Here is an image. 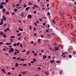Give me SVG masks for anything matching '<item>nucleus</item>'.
<instances>
[{
    "mask_svg": "<svg viewBox=\"0 0 76 76\" xmlns=\"http://www.w3.org/2000/svg\"><path fill=\"white\" fill-rule=\"evenodd\" d=\"M5 1L6 3H7V2H9V0H6Z\"/></svg>",
    "mask_w": 76,
    "mask_h": 76,
    "instance_id": "54",
    "label": "nucleus"
},
{
    "mask_svg": "<svg viewBox=\"0 0 76 76\" xmlns=\"http://www.w3.org/2000/svg\"><path fill=\"white\" fill-rule=\"evenodd\" d=\"M20 6V4H16V7H18V6Z\"/></svg>",
    "mask_w": 76,
    "mask_h": 76,
    "instance_id": "32",
    "label": "nucleus"
},
{
    "mask_svg": "<svg viewBox=\"0 0 76 76\" xmlns=\"http://www.w3.org/2000/svg\"><path fill=\"white\" fill-rule=\"evenodd\" d=\"M11 43L10 42H7L6 43V45H11Z\"/></svg>",
    "mask_w": 76,
    "mask_h": 76,
    "instance_id": "6",
    "label": "nucleus"
},
{
    "mask_svg": "<svg viewBox=\"0 0 76 76\" xmlns=\"http://www.w3.org/2000/svg\"><path fill=\"white\" fill-rule=\"evenodd\" d=\"M39 20L40 22H41L42 20L41 18L39 19Z\"/></svg>",
    "mask_w": 76,
    "mask_h": 76,
    "instance_id": "56",
    "label": "nucleus"
},
{
    "mask_svg": "<svg viewBox=\"0 0 76 76\" xmlns=\"http://www.w3.org/2000/svg\"><path fill=\"white\" fill-rule=\"evenodd\" d=\"M34 7H36V8L37 7V8H38L39 7L38 6H37L35 4H34Z\"/></svg>",
    "mask_w": 76,
    "mask_h": 76,
    "instance_id": "12",
    "label": "nucleus"
},
{
    "mask_svg": "<svg viewBox=\"0 0 76 76\" xmlns=\"http://www.w3.org/2000/svg\"><path fill=\"white\" fill-rule=\"evenodd\" d=\"M19 30L20 31H23V29H22V28H19Z\"/></svg>",
    "mask_w": 76,
    "mask_h": 76,
    "instance_id": "14",
    "label": "nucleus"
},
{
    "mask_svg": "<svg viewBox=\"0 0 76 76\" xmlns=\"http://www.w3.org/2000/svg\"><path fill=\"white\" fill-rule=\"evenodd\" d=\"M3 37H4V38H6V34H4L3 35Z\"/></svg>",
    "mask_w": 76,
    "mask_h": 76,
    "instance_id": "28",
    "label": "nucleus"
},
{
    "mask_svg": "<svg viewBox=\"0 0 76 76\" xmlns=\"http://www.w3.org/2000/svg\"><path fill=\"white\" fill-rule=\"evenodd\" d=\"M48 16H50V13L49 12H48V13L47 14Z\"/></svg>",
    "mask_w": 76,
    "mask_h": 76,
    "instance_id": "38",
    "label": "nucleus"
},
{
    "mask_svg": "<svg viewBox=\"0 0 76 76\" xmlns=\"http://www.w3.org/2000/svg\"><path fill=\"white\" fill-rule=\"evenodd\" d=\"M3 72L4 73H6V71H3Z\"/></svg>",
    "mask_w": 76,
    "mask_h": 76,
    "instance_id": "57",
    "label": "nucleus"
},
{
    "mask_svg": "<svg viewBox=\"0 0 76 76\" xmlns=\"http://www.w3.org/2000/svg\"><path fill=\"white\" fill-rule=\"evenodd\" d=\"M33 60L34 61V62H35V61H37V60H36V59H33Z\"/></svg>",
    "mask_w": 76,
    "mask_h": 76,
    "instance_id": "39",
    "label": "nucleus"
},
{
    "mask_svg": "<svg viewBox=\"0 0 76 76\" xmlns=\"http://www.w3.org/2000/svg\"><path fill=\"white\" fill-rule=\"evenodd\" d=\"M27 64H24L23 65V66H26Z\"/></svg>",
    "mask_w": 76,
    "mask_h": 76,
    "instance_id": "53",
    "label": "nucleus"
},
{
    "mask_svg": "<svg viewBox=\"0 0 76 76\" xmlns=\"http://www.w3.org/2000/svg\"><path fill=\"white\" fill-rule=\"evenodd\" d=\"M3 50H4V51H6V49L5 48H3Z\"/></svg>",
    "mask_w": 76,
    "mask_h": 76,
    "instance_id": "64",
    "label": "nucleus"
},
{
    "mask_svg": "<svg viewBox=\"0 0 76 76\" xmlns=\"http://www.w3.org/2000/svg\"><path fill=\"white\" fill-rule=\"evenodd\" d=\"M21 16H22V17H23V12H21Z\"/></svg>",
    "mask_w": 76,
    "mask_h": 76,
    "instance_id": "25",
    "label": "nucleus"
},
{
    "mask_svg": "<svg viewBox=\"0 0 76 76\" xmlns=\"http://www.w3.org/2000/svg\"><path fill=\"white\" fill-rule=\"evenodd\" d=\"M46 32H48V29H46Z\"/></svg>",
    "mask_w": 76,
    "mask_h": 76,
    "instance_id": "48",
    "label": "nucleus"
},
{
    "mask_svg": "<svg viewBox=\"0 0 76 76\" xmlns=\"http://www.w3.org/2000/svg\"><path fill=\"white\" fill-rule=\"evenodd\" d=\"M28 17L29 18H32V15H28Z\"/></svg>",
    "mask_w": 76,
    "mask_h": 76,
    "instance_id": "9",
    "label": "nucleus"
},
{
    "mask_svg": "<svg viewBox=\"0 0 76 76\" xmlns=\"http://www.w3.org/2000/svg\"><path fill=\"white\" fill-rule=\"evenodd\" d=\"M10 50L11 51V53H13L14 51V49L13 48H10Z\"/></svg>",
    "mask_w": 76,
    "mask_h": 76,
    "instance_id": "2",
    "label": "nucleus"
},
{
    "mask_svg": "<svg viewBox=\"0 0 76 76\" xmlns=\"http://www.w3.org/2000/svg\"><path fill=\"white\" fill-rule=\"evenodd\" d=\"M16 54H17V52H15L14 53V55H16Z\"/></svg>",
    "mask_w": 76,
    "mask_h": 76,
    "instance_id": "55",
    "label": "nucleus"
},
{
    "mask_svg": "<svg viewBox=\"0 0 76 76\" xmlns=\"http://www.w3.org/2000/svg\"><path fill=\"white\" fill-rule=\"evenodd\" d=\"M7 31H9V30H10V28H7Z\"/></svg>",
    "mask_w": 76,
    "mask_h": 76,
    "instance_id": "50",
    "label": "nucleus"
},
{
    "mask_svg": "<svg viewBox=\"0 0 76 76\" xmlns=\"http://www.w3.org/2000/svg\"><path fill=\"white\" fill-rule=\"evenodd\" d=\"M47 57V56L46 55H44L43 56V58L45 59V58H46V57Z\"/></svg>",
    "mask_w": 76,
    "mask_h": 76,
    "instance_id": "18",
    "label": "nucleus"
},
{
    "mask_svg": "<svg viewBox=\"0 0 76 76\" xmlns=\"http://www.w3.org/2000/svg\"><path fill=\"white\" fill-rule=\"evenodd\" d=\"M21 35V34L20 33H18L17 35V36H18V37H19V36H20V35Z\"/></svg>",
    "mask_w": 76,
    "mask_h": 76,
    "instance_id": "29",
    "label": "nucleus"
},
{
    "mask_svg": "<svg viewBox=\"0 0 76 76\" xmlns=\"http://www.w3.org/2000/svg\"><path fill=\"white\" fill-rule=\"evenodd\" d=\"M28 4L29 5H32V3L31 2H28Z\"/></svg>",
    "mask_w": 76,
    "mask_h": 76,
    "instance_id": "22",
    "label": "nucleus"
},
{
    "mask_svg": "<svg viewBox=\"0 0 76 76\" xmlns=\"http://www.w3.org/2000/svg\"><path fill=\"white\" fill-rule=\"evenodd\" d=\"M9 12H7L6 13V14H7V15H9Z\"/></svg>",
    "mask_w": 76,
    "mask_h": 76,
    "instance_id": "44",
    "label": "nucleus"
},
{
    "mask_svg": "<svg viewBox=\"0 0 76 76\" xmlns=\"http://www.w3.org/2000/svg\"><path fill=\"white\" fill-rule=\"evenodd\" d=\"M0 34H1L2 36H3V35L4 33L1 31L0 32Z\"/></svg>",
    "mask_w": 76,
    "mask_h": 76,
    "instance_id": "19",
    "label": "nucleus"
},
{
    "mask_svg": "<svg viewBox=\"0 0 76 76\" xmlns=\"http://www.w3.org/2000/svg\"><path fill=\"white\" fill-rule=\"evenodd\" d=\"M37 44V43H35L34 44V46L36 45Z\"/></svg>",
    "mask_w": 76,
    "mask_h": 76,
    "instance_id": "61",
    "label": "nucleus"
},
{
    "mask_svg": "<svg viewBox=\"0 0 76 76\" xmlns=\"http://www.w3.org/2000/svg\"><path fill=\"white\" fill-rule=\"evenodd\" d=\"M34 56H37V54L36 53H34Z\"/></svg>",
    "mask_w": 76,
    "mask_h": 76,
    "instance_id": "45",
    "label": "nucleus"
},
{
    "mask_svg": "<svg viewBox=\"0 0 76 76\" xmlns=\"http://www.w3.org/2000/svg\"><path fill=\"white\" fill-rule=\"evenodd\" d=\"M57 50H60V48H59L58 47H57L55 49V51H57Z\"/></svg>",
    "mask_w": 76,
    "mask_h": 76,
    "instance_id": "7",
    "label": "nucleus"
},
{
    "mask_svg": "<svg viewBox=\"0 0 76 76\" xmlns=\"http://www.w3.org/2000/svg\"><path fill=\"white\" fill-rule=\"evenodd\" d=\"M17 45V44L16 43H15L14 44V45L15 46V47H16Z\"/></svg>",
    "mask_w": 76,
    "mask_h": 76,
    "instance_id": "34",
    "label": "nucleus"
},
{
    "mask_svg": "<svg viewBox=\"0 0 76 76\" xmlns=\"http://www.w3.org/2000/svg\"><path fill=\"white\" fill-rule=\"evenodd\" d=\"M29 53H30V50L27 51L26 53L27 54H29Z\"/></svg>",
    "mask_w": 76,
    "mask_h": 76,
    "instance_id": "16",
    "label": "nucleus"
},
{
    "mask_svg": "<svg viewBox=\"0 0 76 76\" xmlns=\"http://www.w3.org/2000/svg\"><path fill=\"white\" fill-rule=\"evenodd\" d=\"M4 2H2L1 3H0V5H1V6H3L4 5Z\"/></svg>",
    "mask_w": 76,
    "mask_h": 76,
    "instance_id": "13",
    "label": "nucleus"
},
{
    "mask_svg": "<svg viewBox=\"0 0 76 76\" xmlns=\"http://www.w3.org/2000/svg\"><path fill=\"white\" fill-rule=\"evenodd\" d=\"M3 19H4V21H6V18L4 16H3L2 17Z\"/></svg>",
    "mask_w": 76,
    "mask_h": 76,
    "instance_id": "4",
    "label": "nucleus"
},
{
    "mask_svg": "<svg viewBox=\"0 0 76 76\" xmlns=\"http://www.w3.org/2000/svg\"><path fill=\"white\" fill-rule=\"evenodd\" d=\"M8 75H11V73H10V72H9Z\"/></svg>",
    "mask_w": 76,
    "mask_h": 76,
    "instance_id": "46",
    "label": "nucleus"
},
{
    "mask_svg": "<svg viewBox=\"0 0 76 76\" xmlns=\"http://www.w3.org/2000/svg\"><path fill=\"white\" fill-rule=\"evenodd\" d=\"M3 8H4V7L3 5H0V9H2Z\"/></svg>",
    "mask_w": 76,
    "mask_h": 76,
    "instance_id": "8",
    "label": "nucleus"
},
{
    "mask_svg": "<svg viewBox=\"0 0 76 76\" xmlns=\"http://www.w3.org/2000/svg\"><path fill=\"white\" fill-rule=\"evenodd\" d=\"M31 63H32V64H33V63H34V62L33 61H31Z\"/></svg>",
    "mask_w": 76,
    "mask_h": 76,
    "instance_id": "58",
    "label": "nucleus"
},
{
    "mask_svg": "<svg viewBox=\"0 0 76 76\" xmlns=\"http://www.w3.org/2000/svg\"><path fill=\"white\" fill-rule=\"evenodd\" d=\"M57 63H60V61L59 60H57Z\"/></svg>",
    "mask_w": 76,
    "mask_h": 76,
    "instance_id": "47",
    "label": "nucleus"
},
{
    "mask_svg": "<svg viewBox=\"0 0 76 76\" xmlns=\"http://www.w3.org/2000/svg\"><path fill=\"white\" fill-rule=\"evenodd\" d=\"M38 42L39 44L41 43V39H38Z\"/></svg>",
    "mask_w": 76,
    "mask_h": 76,
    "instance_id": "5",
    "label": "nucleus"
},
{
    "mask_svg": "<svg viewBox=\"0 0 76 76\" xmlns=\"http://www.w3.org/2000/svg\"><path fill=\"white\" fill-rule=\"evenodd\" d=\"M20 61H25V59L21 58V59H20Z\"/></svg>",
    "mask_w": 76,
    "mask_h": 76,
    "instance_id": "11",
    "label": "nucleus"
},
{
    "mask_svg": "<svg viewBox=\"0 0 76 76\" xmlns=\"http://www.w3.org/2000/svg\"><path fill=\"white\" fill-rule=\"evenodd\" d=\"M3 12H5V11H6V9L3 8L2 10Z\"/></svg>",
    "mask_w": 76,
    "mask_h": 76,
    "instance_id": "21",
    "label": "nucleus"
},
{
    "mask_svg": "<svg viewBox=\"0 0 76 76\" xmlns=\"http://www.w3.org/2000/svg\"><path fill=\"white\" fill-rule=\"evenodd\" d=\"M36 13L37 12H36V11H34V14H36Z\"/></svg>",
    "mask_w": 76,
    "mask_h": 76,
    "instance_id": "51",
    "label": "nucleus"
},
{
    "mask_svg": "<svg viewBox=\"0 0 76 76\" xmlns=\"http://www.w3.org/2000/svg\"><path fill=\"white\" fill-rule=\"evenodd\" d=\"M15 51H17V52H20V51H19L17 49H15Z\"/></svg>",
    "mask_w": 76,
    "mask_h": 76,
    "instance_id": "35",
    "label": "nucleus"
},
{
    "mask_svg": "<svg viewBox=\"0 0 76 76\" xmlns=\"http://www.w3.org/2000/svg\"><path fill=\"white\" fill-rule=\"evenodd\" d=\"M20 58L18 57V58H17V59L18 60H19L20 59Z\"/></svg>",
    "mask_w": 76,
    "mask_h": 76,
    "instance_id": "49",
    "label": "nucleus"
},
{
    "mask_svg": "<svg viewBox=\"0 0 76 76\" xmlns=\"http://www.w3.org/2000/svg\"><path fill=\"white\" fill-rule=\"evenodd\" d=\"M29 9V7H28L26 8L25 10H28Z\"/></svg>",
    "mask_w": 76,
    "mask_h": 76,
    "instance_id": "17",
    "label": "nucleus"
},
{
    "mask_svg": "<svg viewBox=\"0 0 76 76\" xmlns=\"http://www.w3.org/2000/svg\"><path fill=\"white\" fill-rule=\"evenodd\" d=\"M15 37V36H11L10 37V38H14Z\"/></svg>",
    "mask_w": 76,
    "mask_h": 76,
    "instance_id": "24",
    "label": "nucleus"
},
{
    "mask_svg": "<svg viewBox=\"0 0 76 76\" xmlns=\"http://www.w3.org/2000/svg\"><path fill=\"white\" fill-rule=\"evenodd\" d=\"M15 12H12V15H15Z\"/></svg>",
    "mask_w": 76,
    "mask_h": 76,
    "instance_id": "40",
    "label": "nucleus"
},
{
    "mask_svg": "<svg viewBox=\"0 0 76 76\" xmlns=\"http://www.w3.org/2000/svg\"><path fill=\"white\" fill-rule=\"evenodd\" d=\"M20 44V43L19 42H18L17 44V46H18V45Z\"/></svg>",
    "mask_w": 76,
    "mask_h": 76,
    "instance_id": "36",
    "label": "nucleus"
},
{
    "mask_svg": "<svg viewBox=\"0 0 76 76\" xmlns=\"http://www.w3.org/2000/svg\"><path fill=\"white\" fill-rule=\"evenodd\" d=\"M52 22H53L54 24H56V22H55V20H53Z\"/></svg>",
    "mask_w": 76,
    "mask_h": 76,
    "instance_id": "27",
    "label": "nucleus"
},
{
    "mask_svg": "<svg viewBox=\"0 0 76 76\" xmlns=\"http://www.w3.org/2000/svg\"><path fill=\"white\" fill-rule=\"evenodd\" d=\"M41 38H43L44 37V36H43V35H41Z\"/></svg>",
    "mask_w": 76,
    "mask_h": 76,
    "instance_id": "63",
    "label": "nucleus"
},
{
    "mask_svg": "<svg viewBox=\"0 0 76 76\" xmlns=\"http://www.w3.org/2000/svg\"><path fill=\"white\" fill-rule=\"evenodd\" d=\"M50 62L52 64V63H54V60H52L50 61Z\"/></svg>",
    "mask_w": 76,
    "mask_h": 76,
    "instance_id": "10",
    "label": "nucleus"
},
{
    "mask_svg": "<svg viewBox=\"0 0 76 76\" xmlns=\"http://www.w3.org/2000/svg\"><path fill=\"white\" fill-rule=\"evenodd\" d=\"M6 25H7V24L6 23H5L4 24V25L2 26L4 27H5V26H6Z\"/></svg>",
    "mask_w": 76,
    "mask_h": 76,
    "instance_id": "26",
    "label": "nucleus"
},
{
    "mask_svg": "<svg viewBox=\"0 0 76 76\" xmlns=\"http://www.w3.org/2000/svg\"><path fill=\"white\" fill-rule=\"evenodd\" d=\"M62 54L63 57L65 58L66 57V55L64 54H65V53L62 52Z\"/></svg>",
    "mask_w": 76,
    "mask_h": 76,
    "instance_id": "3",
    "label": "nucleus"
},
{
    "mask_svg": "<svg viewBox=\"0 0 76 76\" xmlns=\"http://www.w3.org/2000/svg\"><path fill=\"white\" fill-rule=\"evenodd\" d=\"M3 21H4L3 19V18H1V23H0V25H2L3 24Z\"/></svg>",
    "mask_w": 76,
    "mask_h": 76,
    "instance_id": "1",
    "label": "nucleus"
},
{
    "mask_svg": "<svg viewBox=\"0 0 76 76\" xmlns=\"http://www.w3.org/2000/svg\"><path fill=\"white\" fill-rule=\"evenodd\" d=\"M20 46L21 48H22V44H20Z\"/></svg>",
    "mask_w": 76,
    "mask_h": 76,
    "instance_id": "41",
    "label": "nucleus"
},
{
    "mask_svg": "<svg viewBox=\"0 0 76 76\" xmlns=\"http://www.w3.org/2000/svg\"><path fill=\"white\" fill-rule=\"evenodd\" d=\"M3 42H0V45H3Z\"/></svg>",
    "mask_w": 76,
    "mask_h": 76,
    "instance_id": "30",
    "label": "nucleus"
},
{
    "mask_svg": "<svg viewBox=\"0 0 76 76\" xmlns=\"http://www.w3.org/2000/svg\"><path fill=\"white\" fill-rule=\"evenodd\" d=\"M44 51H45V50H44V49H43L41 51V53H43V52H44Z\"/></svg>",
    "mask_w": 76,
    "mask_h": 76,
    "instance_id": "42",
    "label": "nucleus"
},
{
    "mask_svg": "<svg viewBox=\"0 0 76 76\" xmlns=\"http://www.w3.org/2000/svg\"><path fill=\"white\" fill-rule=\"evenodd\" d=\"M29 29L30 30H31V29H32V26H29Z\"/></svg>",
    "mask_w": 76,
    "mask_h": 76,
    "instance_id": "20",
    "label": "nucleus"
},
{
    "mask_svg": "<svg viewBox=\"0 0 76 76\" xmlns=\"http://www.w3.org/2000/svg\"><path fill=\"white\" fill-rule=\"evenodd\" d=\"M34 24L35 25V26H38V25L36 23H34Z\"/></svg>",
    "mask_w": 76,
    "mask_h": 76,
    "instance_id": "31",
    "label": "nucleus"
},
{
    "mask_svg": "<svg viewBox=\"0 0 76 76\" xmlns=\"http://www.w3.org/2000/svg\"><path fill=\"white\" fill-rule=\"evenodd\" d=\"M28 64L29 66H31V64L30 63H28Z\"/></svg>",
    "mask_w": 76,
    "mask_h": 76,
    "instance_id": "59",
    "label": "nucleus"
},
{
    "mask_svg": "<svg viewBox=\"0 0 76 76\" xmlns=\"http://www.w3.org/2000/svg\"><path fill=\"white\" fill-rule=\"evenodd\" d=\"M14 12H17V11H18V10H17V9H15L14 10Z\"/></svg>",
    "mask_w": 76,
    "mask_h": 76,
    "instance_id": "23",
    "label": "nucleus"
},
{
    "mask_svg": "<svg viewBox=\"0 0 76 76\" xmlns=\"http://www.w3.org/2000/svg\"><path fill=\"white\" fill-rule=\"evenodd\" d=\"M23 6L24 7H27V5L26 4L24 5Z\"/></svg>",
    "mask_w": 76,
    "mask_h": 76,
    "instance_id": "33",
    "label": "nucleus"
},
{
    "mask_svg": "<svg viewBox=\"0 0 76 76\" xmlns=\"http://www.w3.org/2000/svg\"><path fill=\"white\" fill-rule=\"evenodd\" d=\"M69 57H70V58H72V55H69L68 56Z\"/></svg>",
    "mask_w": 76,
    "mask_h": 76,
    "instance_id": "52",
    "label": "nucleus"
},
{
    "mask_svg": "<svg viewBox=\"0 0 76 76\" xmlns=\"http://www.w3.org/2000/svg\"><path fill=\"white\" fill-rule=\"evenodd\" d=\"M19 66V64L18 63H16L15 64V67H18Z\"/></svg>",
    "mask_w": 76,
    "mask_h": 76,
    "instance_id": "15",
    "label": "nucleus"
},
{
    "mask_svg": "<svg viewBox=\"0 0 76 76\" xmlns=\"http://www.w3.org/2000/svg\"><path fill=\"white\" fill-rule=\"evenodd\" d=\"M73 54H76V52H75V51H73Z\"/></svg>",
    "mask_w": 76,
    "mask_h": 76,
    "instance_id": "43",
    "label": "nucleus"
},
{
    "mask_svg": "<svg viewBox=\"0 0 76 76\" xmlns=\"http://www.w3.org/2000/svg\"><path fill=\"white\" fill-rule=\"evenodd\" d=\"M38 69L39 70H41V67H39L38 68Z\"/></svg>",
    "mask_w": 76,
    "mask_h": 76,
    "instance_id": "62",
    "label": "nucleus"
},
{
    "mask_svg": "<svg viewBox=\"0 0 76 76\" xmlns=\"http://www.w3.org/2000/svg\"><path fill=\"white\" fill-rule=\"evenodd\" d=\"M33 30H34V31H36V28H33Z\"/></svg>",
    "mask_w": 76,
    "mask_h": 76,
    "instance_id": "60",
    "label": "nucleus"
},
{
    "mask_svg": "<svg viewBox=\"0 0 76 76\" xmlns=\"http://www.w3.org/2000/svg\"><path fill=\"white\" fill-rule=\"evenodd\" d=\"M21 1H22V0H20L19 1V4H20V3H21Z\"/></svg>",
    "mask_w": 76,
    "mask_h": 76,
    "instance_id": "37",
    "label": "nucleus"
}]
</instances>
